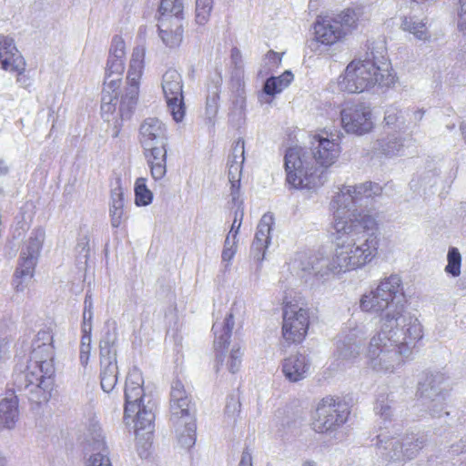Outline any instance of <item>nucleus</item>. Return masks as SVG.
<instances>
[{
    "instance_id": "1",
    "label": "nucleus",
    "mask_w": 466,
    "mask_h": 466,
    "mask_svg": "<svg viewBox=\"0 0 466 466\" xmlns=\"http://www.w3.org/2000/svg\"><path fill=\"white\" fill-rule=\"evenodd\" d=\"M144 57L143 46L133 49L127 76L128 86L125 89L120 100L117 91L121 86L126 59L107 58L101 97V116L105 121L113 122L117 127L120 121L131 116L137 101Z\"/></svg>"
},
{
    "instance_id": "2",
    "label": "nucleus",
    "mask_w": 466,
    "mask_h": 466,
    "mask_svg": "<svg viewBox=\"0 0 466 466\" xmlns=\"http://www.w3.org/2000/svg\"><path fill=\"white\" fill-rule=\"evenodd\" d=\"M341 153L339 137L326 130L310 138V152L299 147L289 148L285 154L286 181L293 188H315L322 185L320 168L334 165Z\"/></svg>"
},
{
    "instance_id": "3",
    "label": "nucleus",
    "mask_w": 466,
    "mask_h": 466,
    "mask_svg": "<svg viewBox=\"0 0 466 466\" xmlns=\"http://www.w3.org/2000/svg\"><path fill=\"white\" fill-rule=\"evenodd\" d=\"M406 304L402 279L398 274L381 279L374 289L361 296L360 301L362 311L380 316L384 329L406 327L409 336L422 338V327L419 319L407 311Z\"/></svg>"
},
{
    "instance_id": "4",
    "label": "nucleus",
    "mask_w": 466,
    "mask_h": 466,
    "mask_svg": "<svg viewBox=\"0 0 466 466\" xmlns=\"http://www.w3.org/2000/svg\"><path fill=\"white\" fill-rule=\"evenodd\" d=\"M376 228V218H369L361 224L333 228L335 251L345 272L362 268L377 257L380 238L373 232Z\"/></svg>"
},
{
    "instance_id": "5",
    "label": "nucleus",
    "mask_w": 466,
    "mask_h": 466,
    "mask_svg": "<svg viewBox=\"0 0 466 466\" xmlns=\"http://www.w3.org/2000/svg\"><path fill=\"white\" fill-rule=\"evenodd\" d=\"M124 399V421L134 423L137 452L145 458L155 428L156 402L152 394L146 392L142 372L137 368L130 370L127 376Z\"/></svg>"
},
{
    "instance_id": "6",
    "label": "nucleus",
    "mask_w": 466,
    "mask_h": 466,
    "mask_svg": "<svg viewBox=\"0 0 466 466\" xmlns=\"http://www.w3.org/2000/svg\"><path fill=\"white\" fill-rule=\"evenodd\" d=\"M421 338L406 333V327L388 328L380 325L371 337L365 351L367 365L376 372L393 373L411 353V348Z\"/></svg>"
},
{
    "instance_id": "7",
    "label": "nucleus",
    "mask_w": 466,
    "mask_h": 466,
    "mask_svg": "<svg viewBox=\"0 0 466 466\" xmlns=\"http://www.w3.org/2000/svg\"><path fill=\"white\" fill-rule=\"evenodd\" d=\"M381 193V187L377 183L365 182L355 186L343 185L330 201L333 216V228L349 226L352 222L361 224L366 218H375L366 212V208L375 196Z\"/></svg>"
},
{
    "instance_id": "8",
    "label": "nucleus",
    "mask_w": 466,
    "mask_h": 466,
    "mask_svg": "<svg viewBox=\"0 0 466 466\" xmlns=\"http://www.w3.org/2000/svg\"><path fill=\"white\" fill-rule=\"evenodd\" d=\"M383 71L369 61L353 59L338 77V88L349 94H360L374 88H390L396 83V75L385 74Z\"/></svg>"
},
{
    "instance_id": "9",
    "label": "nucleus",
    "mask_w": 466,
    "mask_h": 466,
    "mask_svg": "<svg viewBox=\"0 0 466 466\" xmlns=\"http://www.w3.org/2000/svg\"><path fill=\"white\" fill-rule=\"evenodd\" d=\"M170 420L173 425L177 443L189 449L196 442L195 410L190 396L180 380H175L170 392Z\"/></svg>"
},
{
    "instance_id": "10",
    "label": "nucleus",
    "mask_w": 466,
    "mask_h": 466,
    "mask_svg": "<svg viewBox=\"0 0 466 466\" xmlns=\"http://www.w3.org/2000/svg\"><path fill=\"white\" fill-rule=\"evenodd\" d=\"M243 312L244 304L241 301H235L225 319L213 324L214 348L217 352V371L221 370L224 362L228 370L233 374L238 371L241 366L243 351L238 345L232 347L228 356H224L223 351L229 343L231 332L235 325V319H240Z\"/></svg>"
},
{
    "instance_id": "11",
    "label": "nucleus",
    "mask_w": 466,
    "mask_h": 466,
    "mask_svg": "<svg viewBox=\"0 0 466 466\" xmlns=\"http://www.w3.org/2000/svg\"><path fill=\"white\" fill-rule=\"evenodd\" d=\"M54 373L53 360L30 355L24 373V388L31 401L40 404L49 400L54 385Z\"/></svg>"
},
{
    "instance_id": "12",
    "label": "nucleus",
    "mask_w": 466,
    "mask_h": 466,
    "mask_svg": "<svg viewBox=\"0 0 466 466\" xmlns=\"http://www.w3.org/2000/svg\"><path fill=\"white\" fill-rule=\"evenodd\" d=\"M347 408L332 397L322 399L312 416L311 426L317 433H331L348 420Z\"/></svg>"
},
{
    "instance_id": "13",
    "label": "nucleus",
    "mask_w": 466,
    "mask_h": 466,
    "mask_svg": "<svg viewBox=\"0 0 466 466\" xmlns=\"http://www.w3.org/2000/svg\"><path fill=\"white\" fill-rule=\"evenodd\" d=\"M116 336L106 332L100 341V384L105 392H110L117 383Z\"/></svg>"
},
{
    "instance_id": "14",
    "label": "nucleus",
    "mask_w": 466,
    "mask_h": 466,
    "mask_svg": "<svg viewBox=\"0 0 466 466\" xmlns=\"http://www.w3.org/2000/svg\"><path fill=\"white\" fill-rule=\"evenodd\" d=\"M341 127L348 134L363 136L374 128L372 110L364 103L345 106L340 111Z\"/></svg>"
},
{
    "instance_id": "15",
    "label": "nucleus",
    "mask_w": 466,
    "mask_h": 466,
    "mask_svg": "<svg viewBox=\"0 0 466 466\" xmlns=\"http://www.w3.org/2000/svg\"><path fill=\"white\" fill-rule=\"evenodd\" d=\"M309 326V312L296 304L283 309L282 336L288 343H300L306 338Z\"/></svg>"
},
{
    "instance_id": "16",
    "label": "nucleus",
    "mask_w": 466,
    "mask_h": 466,
    "mask_svg": "<svg viewBox=\"0 0 466 466\" xmlns=\"http://www.w3.org/2000/svg\"><path fill=\"white\" fill-rule=\"evenodd\" d=\"M161 86L173 119L177 123L181 122L186 114L181 75L175 69L167 70L162 76Z\"/></svg>"
},
{
    "instance_id": "17",
    "label": "nucleus",
    "mask_w": 466,
    "mask_h": 466,
    "mask_svg": "<svg viewBox=\"0 0 466 466\" xmlns=\"http://www.w3.org/2000/svg\"><path fill=\"white\" fill-rule=\"evenodd\" d=\"M368 330L363 324L349 321L337 342L336 355L343 360H354L361 350Z\"/></svg>"
},
{
    "instance_id": "18",
    "label": "nucleus",
    "mask_w": 466,
    "mask_h": 466,
    "mask_svg": "<svg viewBox=\"0 0 466 466\" xmlns=\"http://www.w3.org/2000/svg\"><path fill=\"white\" fill-rule=\"evenodd\" d=\"M42 237H31L21 251L19 265L15 273L14 285L17 291H23V281L34 276L35 267L42 248Z\"/></svg>"
},
{
    "instance_id": "19",
    "label": "nucleus",
    "mask_w": 466,
    "mask_h": 466,
    "mask_svg": "<svg viewBox=\"0 0 466 466\" xmlns=\"http://www.w3.org/2000/svg\"><path fill=\"white\" fill-rule=\"evenodd\" d=\"M166 125L157 117H147L139 127V143L144 149L167 144Z\"/></svg>"
},
{
    "instance_id": "20",
    "label": "nucleus",
    "mask_w": 466,
    "mask_h": 466,
    "mask_svg": "<svg viewBox=\"0 0 466 466\" xmlns=\"http://www.w3.org/2000/svg\"><path fill=\"white\" fill-rule=\"evenodd\" d=\"M378 447L390 460H400L402 456L411 459L421 449V442L413 443L406 441L401 442L398 438L387 439L382 434L378 435Z\"/></svg>"
},
{
    "instance_id": "21",
    "label": "nucleus",
    "mask_w": 466,
    "mask_h": 466,
    "mask_svg": "<svg viewBox=\"0 0 466 466\" xmlns=\"http://www.w3.org/2000/svg\"><path fill=\"white\" fill-rule=\"evenodd\" d=\"M314 34L317 42L332 46L347 35V31L341 28L335 17H319L314 24Z\"/></svg>"
},
{
    "instance_id": "22",
    "label": "nucleus",
    "mask_w": 466,
    "mask_h": 466,
    "mask_svg": "<svg viewBox=\"0 0 466 466\" xmlns=\"http://www.w3.org/2000/svg\"><path fill=\"white\" fill-rule=\"evenodd\" d=\"M0 63L2 69L21 74L25 70V61L18 52L14 40L0 35Z\"/></svg>"
},
{
    "instance_id": "23",
    "label": "nucleus",
    "mask_w": 466,
    "mask_h": 466,
    "mask_svg": "<svg viewBox=\"0 0 466 466\" xmlns=\"http://www.w3.org/2000/svg\"><path fill=\"white\" fill-rule=\"evenodd\" d=\"M435 380L424 383L420 388L421 404L432 416H440L445 406L446 392L440 385H433Z\"/></svg>"
},
{
    "instance_id": "24",
    "label": "nucleus",
    "mask_w": 466,
    "mask_h": 466,
    "mask_svg": "<svg viewBox=\"0 0 466 466\" xmlns=\"http://www.w3.org/2000/svg\"><path fill=\"white\" fill-rule=\"evenodd\" d=\"M306 268H313L312 274L319 279H329L331 276L345 273L343 268L339 265L338 256L334 250L332 257L325 256L323 253H316L313 259L305 265Z\"/></svg>"
},
{
    "instance_id": "25",
    "label": "nucleus",
    "mask_w": 466,
    "mask_h": 466,
    "mask_svg": "<svg viewBox=\"0 0 466 466\" xmlns=\"http://www.w3.org/2000/svg\"><path fill=\"white\" fill-rule=\"evenodd\" d=\"M367 50L364 55L365 61L374 64L376 67L383 69L385 74H394L388 58L386 40L380 36L376 39H370L366 45Z\"/></svg>"
},
{
    "instance_id": "26",
    "label": "nucleus",
    "mask_w": 466,
    "mask_h": 466,
    "mask_svg": "<svg viewBox=\"0 0 466 466\" xmlns=\"http://www.w3.org/2000/svg\"><path fill=\"white\" fill-rule=\"evenodd\" d=\"M158 31L162 42L167 46L170 48L178 46L183 37L182 17L160 16Z\"/></svg>"
},
{
    "instance_id": "27",
    "label": "nucleus",
    "mask_w": 466,
    "mask_h": 466,
    "mask_svg": "<svg viewBox=\"0 0 466 466\" xmlns=\"http://www.w3.org/2000/svg\"><path fill=\"white\" fill-rule=\"evenodd\" d=\"M310 362L306 355L297 353L284 359L282 372L290 382H299L309 373Z\"/></svg>"
},
{
    "instance_id": "28",
    "label": "nucleus",
    "mask_w": 466,
    "mask_h": 466,
    "mask_svg": "<svg viewBox=\"0 0 466 466\" xmlns=\"http://www.w3.org/2000/svg\"><path fill=\"white\" fill-rule=\"evenodd\" d=\"M370 14L368 7L364 5H354L340 11L336 20L347 34L358 28L363 22L369 20Z\"/></svg>"
},
{
    "instance_id": "29",
    "label": "nucleus",
    "mask_w": 466,
    "mask_h": 466,
    "mask_svg": "<svg viewBox=\"0 0 466 466\" xmlns=\"http://www.w3.org/2000/svg\"><path fill=\"white\" fill-rule=\"evenodd\" d=\"M274 218L272 215L265 214L262 216L255 234L252 243V250L258 260H263L265 258V250L270 243V232Z\"/></svg>"
},
{
    "instance_id": "30",
    "label": "nucleus",
    "mask_w": 466,
    "mask_h": 466,
    "mask_svg": "<svg viewBox=\"0 0 466 466\" xmlns=\"http://www.w3.org/2000/svg\"><path fill=\"white\" fill-rule=\"evenodd\" d=\"M411 139L402 137L396 134L388 135L374 144V150L388 157H400L405 154L406 147Z\"/></svg>"
},
{
    "instance_id": "31",
    "label": "nucleus",
    "mask_w": 466,
    "mask_h": 466,
    "mask_svg": "<svg viewBox=\"0 0 466 466\" xmlns=\"http://www.w3.org/2000/svg\"><path fill=\"white\" fill-rule=\"evenodd\" d=\"M151 177L155 180L162 179L167 173V145L144 149Z\"/></svg>"
},
{
    "instance_id": "32",
    "label": "nucleus",
    "mask_w": 466,
    "mask_h": 466,
    "mask_svg": "<svg viewBox=\"0 0 466 466\" xmlns=\"http://www.w3.org/2000/svg\"><path fill=\"white\" fill-rule=\"evenodd\" d=\"M84 442L86 451L90 453L110 452L105 432L98 421L93 420L89 423L85 433Z\"/></svg>"
},
{
    "instance_id": "33",
    "label": "nucleus",
    "mask_w": 466,
    "mask_h": 466,
    "mask_svg": "<svg viewBox=\"0 0 466 466\" xmlns=\"http://www.w3.org/2000/svg\"><path fill=\"white\" fill-rule=\"evenodd\" d=\"M19 418L18 400L14 393L0 400V431L15 428Z\"/></svg>"
},
{
    "instance_id": "34",
    "label": "nucleus",
    "mask_w": 466,
    "mask_h": 466,
    "mask_svg": "<svg viewBox=\"0 0 466 466\" xmlns=\"http://www.w3.org/2000/svg\"><path fill=\"white\" fill-rule=\"evenodd\" d=\"M31 355L34 358H43L53 360V335L50 330L43 329L38 331L32 343Z\"/></svg>"
},
{
    "instance_id": "35",
    "label": "nucleus",
    "mask_w": 466,
    "mask_h": 466,
    "mask_svg": "<svg viewBox=\"0 0 466 466\" xmlns=\"http://www.w3.org/2000/svg\"><path fill=\"white\" fill-rule=\"evenodd\" d=\"M125 198L124 190L120 185H117L111 190L109 215L113 228H118L124 220Z\"/></svg>"
},
{
    "instance_id": "36",
    "label": "nucleus",
    "mask_w": 466,
    "mask_h": 466,
    "mask_svg": "<svg viewBox=\"0 0 466 466\" xmlns=\"http://www.w3.org/2000/svg\"><path fill=\"white\" fill-rule=\"evenodd\" d=\"M400 28L420 41H427L431 37L425 19H420L416 16H404L401 19Z\"/></svg>"
},
{
    "instance_id": "37",
    "label": "nucleus",
    "mask_w": 466,
    "mask_h": 466,
    "mask_svg": "<svg viewBox=\"0 0 466 466\" xmlns=\"http://www.w3.org/2000/svg\"><path fill=\"white\" fill-rule=\"evenodd\" d=\"M374 410L376 414L386 421H391L394 417V400L387 392H381L378 395Z\"/></svg>"
},
{
    "instance_id": "38",
    "label": "nucleus",
    "mask_w": 466,
    "mask_h": 466,
    "mask_svg": "<svg viewBox=\"0 0 466 466\" xmlns=\"http://www.w3.org/2000/svg\"><path fill=\"white\" fill-rule=\"evenodd\" d=\"M293 80L290 71L284 72L279 76H271L267 79L263 86V92L268 96H274L285 89Z\"/></svg>"
},
{
    "instance_id": "39",
    "label": "nucleus",
    "mask_w": 466,
    "mask_h": 466,
    "mask_svg": "<svg viewBox=\"0 0 466 466\" xmlns=\"http://www.w3.org/2000/svg\"><path fill=\"white\" fill-rule=\"evenodd\" d=\"M230 85L234 94L232 97L231 116L237 117L238 122H240L244 118L246 108L245 83L242 82L239 87L231 83Z\"/></svg>"
},
{
    "instance_id": "40",
    "label": "nucleus",
    "mask_w": 466,
    "mask_h": 466,
    "mask_svg": "<svg viewBox=\"0 0 466 466\" xmlns=\"http://www.w3.org/2000/svg\"><path fill=\"white\" fill-rule=\"evenodd\" d=\"M410 115L409 109H402L397 106L387 107L384 116L385 124L390 127L404 128L406 127L407 116Z\"/></svg>"
},
{
    "instance_id": "41",
    "label": "nucleus",
    "mask_w": 466,
    "mask_h": 466,
    "mask_svg": "<svg viewBox=\"0 0 466 466\" xmlns=\"http://www.w3.org/2000/svg\"><path fill=\"white\" fill-rule=\"evenodd\" d=\"M230 58L233 66L230 83L239 87L244 82V61L240 50L237 47L232 48Z\"/></svg>"
},
{
    "instance_id": "42",
    "label": "nucleus",
    "mask_w": 466,
    "mask_h": 466,
    "mask_svg": "<svg viewBox=\"0 0 466 466\" xmlns=\"http://www.w3.org/2000/svg\"><path fill=\"white\" fill-rule=\"evenodd\" d=\"M135 203L138 207H145L151 204L153 193L147 186L145 177H138L135 182Z\"/></svg>"
},
{
    "instance_id": "43",
    "label": "nucleus",
    "mask_w": 466,
    "mask_h": 466,
    "mask_svg": "<svg viewBox=\"0 0 466 466\" xmlns=\"http://www.w3.org/2000/svg\"><path fill=\"white\" fill-rule=\"evenodd\" d=\"M242 166L238 163L228 165V181L230 183L231 201H238L240 193V177Z\"/></svg>"
},
{
    "instance_id": "44",
    "label": "nucleus",
    "mask_w": 466,
    "mask_h": 466,
    "mask_svg": "<svg viewBox=\"0 0 466 466\" xmlns=\"http://www.w3.org/2000/svg\"><path fill=\"white\" fill-rule=\"evenodd\" d=\"M241 403L239 400L234 396L228 399L225 408V421L230 426L234 427L240 415Z\"/></svg>"
},
{
    "instance_id": "45",
    "label": "nucleus",
    "mask_w": 466,
    "mask_h": 466,
    "mask_svg": "<svg viewBox=\"0 0 466 466\" xmlns=\"http://www.w3.org/2000/svg\"><path fill=\"white\" fill-rule=\"evenodd\" d=\"M183 4L179 0H161L159 12L160 16L182 17Z\"/></svg>"
},
{
    "instance_id": "46",
    "label": "nucleus",
    "mask_w": 466,
    "mask_h": 466,
    "mask_svg": "<svg viewBox=\"0 0 466 466\" xmlns=\"http://www.w3.org/2000/svg\"><path fill=\"white\" fill-rule=\"evenodd\" d=\"M448 264L445 267V272L454 278L460 276L461 266V256L458 248H451L447 255Z\"/></svg>"
},
{
    "instance_id": "47",
    "label": "nucleus",
    "mask_w": 466,
    "mask_h": 466,
    "mask_svg": "<svg viewBox=\"0 0 466 466\" xmlns=\"http://www.w3.org/2000/svg\"><path fill=\"white\" fill-rule=\"evenodd\" d=\"M213 9V0H196V22L204 25L209 20Z\"/></svg>"
},
{
    "instance_id": "48",
    "label": "nucleus",
    "mask_w": 466,
    "mask_h": 466,
    "mask_svg": "<svg viewBox=\"0 0 466 466\" xmlns=\"http://www.w3.org/2000/svg\"><path fill=\"white\" fill-rule=\"evenodd\" d=\"M238 250V238H230V234H228L224 241V247L221 254L222 262L226 263V267H228L236 255Z\"/></svg>"
},
{
    "instance_id": "49",
    "label": "nucleus",
    "mask_w": 466,
    "mask_h": 466,
    "mask_svg": "<svg viewBox=\"0 0 466 466\" xmlns=\"http://www.w3.org/2000/svg\"><path fill=\"white\" fill-rule=\"evenodd\" d=\"M108 57L126 59V44L122 36H113Z\"/></svg>"
},
{
    "instance_id": "50",
    "label": "nucleus",
    "mask_w": 466,
    "mask_h": 466,
    "mask_svg": "<svg viewBox=\"0 0 466 466\" xmlns=\"http://www.w3.org/2000/svg\"><path fill=\"white\" fill-rule=\"evenodd\" d=\"M244 154H245V142L244 139L238 138L232 148V153L228 157V165L233 163H238L239 166H242L244 163Z\"/></svg>"
},
{
    "instance_id": "51",
    "label": "nucleus",
    "mask_w": 466,
    "mask_h": 466,
    "mask_svg": "<svg viewBox=\"0 0 466 466\" xmlns=\"http://www.w3.org/2000/svg\"><path fill=\"white\" fill-rule=\"evenodd\" d=\"M110 452H94L91 453L86 461V466H112L109 459Z\"/></svg>"
},
{
    "instance_id": "52",
    "label": "nucleus",
    "mask_w": 466,
    "mask_h": 466,
    "mask_svg": "<svg viewBox=\"0 0 466 466\" xmlns=\"http://www.w3.org/2000/svg\"><path fill=\"white\" fill-rule=\"evenodd\" d=\"M313 259V255H309L306 252H299L296 255L293 266L294 268H297L304 272L312 273L313 268H306L305 265H307L309 262H311Z\"/></svg>"
},
{
    "instance_id": "53",
    "label": "nucleus",
    "mask_w": 466,
    "mask_h": 466,
    "mask_svg": "<svg viewBox=\"0 0 466 466\" xmlns=\"http://www.w3.org/2000/svg\"><path fill=\"white\" fill-rule=\"evenodd\" d=\"M457 26L460 32L466 35V0H459Z\"/></svg>"
},
{
    "instance_id": "54",
    "label": "nucleus",
    "mask_w": 466,
    "mask_h": 466,
    "mask_svg": "<svg viewBox=\"0 0 466 466\" xmlns=\"http://www.w3.org/2000/svg\"><path fill=\"white\" fill-rule=\"evenodd\" d=\"M217 99H218L217 95H214L212 97H208V99H207L206 112L209 117H213L217 114V111H218Z\"/></svg>"
},
{
    "instance_id": "55",
    "label": "nucleus",
    "mask_w": 466,
    "mask_h": 466,
    "mask_svg": "<svg viewBox=\"0 0 466 466\" xmlns=\"http://www.w3.org/2000/svg\"><path fill=\"white\" fill-rule=\"evenodd\" d=\"M92 319H93V310H84L83 311V325L82 329H86V331L92 330Z\"/></svg>"
},
{
    "instance_id": "56",
    "label": "nucleus",
    "mask_w": 466,
    "mask_h": 466,
    "mask_svg": "<svg viewBox=\"0 0 466 466\" xmlns=\"http://www.w3.org/2000/svg\"><path fill=\"white\" fill-rule=\"evenodd\" d=\"M91 352V346H80L79 359L82 366L86 367L88 364Z\"/></svg>"
},
{
    "instance_id": "57",
    "label": "nucleus",
    "mask_w": 466,
    "mask_h": 466,
    "mask_svg": "<svg viewBox=\"0 0 466 466\" xmlns=\"http://www.w3.org/2000/svg\"><path fill=\"white\" fill-rule=\"evenodd\" d=\"M240 197H241V195L239 194L238 200L232 201V202L237 208L235 210L234 219H238V221L240 220V223H242V219L244 217V208H243V200L241 199Z\"/></svg>"
},
{
    "instance_id": "58",
    "label": "nucleus",
    "mask_w": 466,
    "mask_h": 466,
    "mask_svg": "<svg viewBox=\"0 0 466 466\" xmlns=\"http://www.w3.org/2000/svg\"><path fill=\"white\" fill-rule=\"evenodd\" d=\"M238 466H253L252 455L248 448L244 449V451H242Z\"/></svg>"
},
{
    "instance_id": "59",
    "label": "nucleus",
    "mask_w": 466,
    "mask_h": 466,
    "mask_svg": "<svg viewBox=\"0 0 466 466\" xmlns=\"http://www.w3.org/2000/svg\"><path fill=\"white\" fill-rule=\"evenodd\" d=\"M265 60L273 65V66H278L280 61H281V57L279 56V53H276L274 51H269L267 55H266V58Z\"/></svg>"
},
{
    "instance_id": "60",
    "label": "nucleus",
    "mask_w": 466,
    "mask_h": 466,
    "mask_svg": "<svg viewBox=\"0 0 466 466\" xmlns=\"http://www.w3.org/2000/svg\"><path fill=\"white\" fill-rule=\"evenodd\" d=\"M423 115H424L423 110H420V109H417V110H413V111L410 110V115L407 117H409V119L410 121H413L414 123H418L422 119Z\"/></svg>"
},
{
    "instance_id": "61",
    "label": "nucleus",
    "mask_w": 466,
    "mask_h": 466,
    "mask_svg": "<svg viewBox=\"0 0 466 466\" xmlns=\"http://www.w3.org/2000/svg\"><path fill=\"white\" fill-rule=\"evenodd\" d=\"M238 219H234L233 220L231 228H230V230L228 232V234H230V238H238V234L239 228L241 227L240 220L239 221H238Z\"/></svg>"
},
{
    "instance_id": "62",
    "label": "nucleus",
    "mask_w": 466,
    "mask_h": 466,
    "mask_svg": "<svg viewBox=\"0 0 466 466\" xmlns=\"http://www.w3.org/2000/svg\"><path fill=\"white\" fill-rule=\"evenodd\" d=\"M83 335L81 338L80 346H91L92 339H91V331H86V329H82Z\"/></svg>"
},
{
    "instance_id": "63",
    "label": "nucleus",
    "mask_w": 466,
    "mask_h": 466,
    "mask_svg": "<svg viewBox=\"0 0 466 466\" xmlns=\"http://www.w3.org/2000/svg\"><path fill=\"white\" fill-rule=\"evenodd\" d=\"M9 173V167L5 160L0 158V177L6 176Z\"/></svg>"
},
{
    "instance_id": "64",
    "label": "nucleus",
    "mask_w": 466,
    "mask_h": 466,
    "mask_svg": "<svg viewBox=\"0 0 466 466\" xmlns=\"http://www.w3.org/2000/svg\"><path fill=\"white\" fill-rule=\"evenodd\" d=\"M84 303H85L84 310H88V309L93 310V299H92L91 295H89V294L86 295Z\"/></svg>"
}]
</instances>
